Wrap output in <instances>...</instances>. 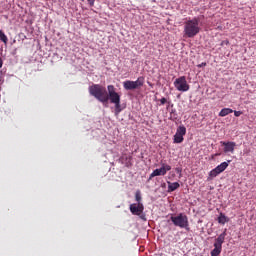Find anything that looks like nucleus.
Returning a JSON list of instances; mask_svg holds the SVG:
<instances>
[{
  "instance_id": "nucleus-20",
  "label": "nucleus",
  "mask_w": 256,
  "mask_h": 256,
  "mask_svg": "<svg viewBox=\"0 0 256 256\" xmlns=\"http://www.w3.org/2000/svg\"><path fill=\"white\" fill-rule=\"evenodd\" d=\"M87 2L90 5V7H94L96 0H87Z\"/></svg>"
},
{
  "instance_id": "nucleus-24",
  "label": "nucleus",
  "mask_w": 256,
  "mask_h": 256,
  "mask_svg": "<svg viewBox=\"0 0 256 256\" xmlns=\"http://www.w3.org/2000/svg\"><path fill=\"white\" fill-rule=\"evenodd\" d=\"M207 65L206 63H202L201 66Z\"/></svg>"
},
{
  "instance_id": "nucleus-23",
  "label": "nucleus",
  "mask_w": 256,
  "mask_h": 256,
  "mask_svg": "<svg viewBox=\"0 0 256 256\" xmlns=\"http://www.w3.org/2000/svg\"><path fill=\"white\" fill-rule=\"evenodd\" d=\"M224 43H226V45H228L229 44V40H226Z\"/></svg>"
},
{
  "instance_id": "nucleus-2",
  "label": "nucleus",
  "mask_w": 256,
  "mask_h": 256,
  "mask_svg": "<svg viewBox=\"0 0 256 256\" xmlns=\"http://www.w3.org/2000/svg\"><path fill=\"white\" fill-rule=\"evenodd\" d=\"M201 32V27L199 25V18L194 17L192 20H187L184 23V35L189 39H193Z\"/></svg>"
},
{
  "instance_id": "nucleus-7",
  "label": "nucleus",
  "mask_w": 256,
  "mask_h": 256,
  "mask_svg": "<svg viewBox=\"0 0 256 256\" xmlns=\"http://www.w3.org/2000/svg\"><path fill=\"white\" fill-rule=\"evenodd\" d=\"M186 132L187 130L185 126H178L177 131L174 135V143H183Z\"/></svg>"
},
{
  "instance_id": "nucleus-22",
  "label": "nucleus",
  "mask_w": 256,
  "mask_h": 256,
  "mask_svg": "<svg viewBox=\"0 0 256 256\" xmlns=\"http://www.w3.org/2000/svg\"><path fill=\"white\" fill-rule=\"evenodd\" d=\"M3 67V61H2V57H0V69H2Z\"/></svg>"
},
{
  "instance_id": "nucleus-8",
  "label": "nucleus",
  "mask_w": 256,
  "mask_h": 256,
  "mask_svg": "<svg viewBox=\"0 0 256 256\" xmlns=\"http://www.w3.org/2000/svg\"><path fill=\"white\" fill-rule=\"evenodd\" d=\"M221 146H223L224 153H235V148L237 146L236 142L233 141H220Z\"/></svg>"
},
{
  "instance_id": "nucleus-16",
  "label": "nucleus",
  "mask_w": 256,
  "mask_h": 256,
  "mask_svg": "<svg viewBox=\"0 0 256 256\" xmlns=\"http://www.w3.org/2000/svg\"><path fill=\"white\" fill-rule=\"evenodd\" d=\"M220 250H219V247H218V244L217 242L215 241L214 243V249L211 251V256H219L220 255Z\"/></svg>"
},
{
  "instance_id": "nucleus-12",
  "label": "nucleus",
  "mask_w": 256,
  "mask_h": 256,
  "mask_svg": "<svg viewBox=\"0 0 256 256\" xmlns=\"http://www.w3.org/2000/svg\"><path fill=\"white\" fill-rule=\"evenodd\" d=\"M233 109H230L229 107H224L223 109L220 110L219 116L220 117H226L228 114H232Z\"/></svg>"
},
{
  "instance_id": "nucleus-1",
  "label": "nucleus",
  "mask_w": 256,
  "mask_h": 256,
  "mask_svg": "<svg viewBox=\"0 0 256 256\" xmlns=\"http://www.w3.org/2000/svg\"><path fill=\"white\" fill-rule=\"evenodd\" d=\"M108 90V92H107ZM88 91L91 96L95 97L97 101L103 104L107 103L109 100L112 104H115V114L118 115L122 111L121 108V95L118 94L115 85H108L107 89L101 84L90 85Z\"/></svg>"
},
{
  "instance_id": "nucleus-15",
  "label": "nucleus",
  "mask_w": 256,
  "mask_h": 256,
  "mask_svg": "<svg viewBox=\"0 0 256 256\" xmlns=\"http://www.w3.org/2000/svg\"><path fill=\"white\" fill-rule=\"evenodd\" d=\"M227 221H229V218H227V216L224 215V213H220V216H218V223L225 225V223H227Z\"/></svg>"
},
{
  "instance_id": "nucleus-14",
  "label": "nucleus",
  "mask_w": 256,
  "mask_h": 256,
  "mask_svg": "<svg viewBox=\"0 0 256 256\" xmlns=\"http://www.w3.org/2000/svg\"><path fill=\"white\" fill-rule=\"evenodd\" d=\"M135 200L137 201L138 205H143V203H142V193H141L140 189H137V191L135 192Z\"/></svg>"
},
{
  "instance_id": "nucleus-19",
  "label": "nucleus",
  "mask_w": 256,
  "mask_h": 256,
  "mask_svg": "<svg viewBox=\"0 0 256 256\" xmlns=\"http://www.w3.org/2000/svg\"><path fill=\"white\" fill-rule=\"evenodd\" d=\"M243 114L242 110H234V116L240 117Z\"/></svg>"
},
{
  "instance_id": "nucleus-13",
  "label": "nucleus",
  "mask_w": 256,
  "mask_h": 256,
  "mask_svg": "<svg viewBox=\"0 0 256 256\" xmlns=\"http://www.w3.org/2000/svg\"><path fill=\"white\" fill-rule=\"evenodd\" d=\"M178 188H180V184L178 182L171 183L168 181V191H176Z\"/></svg>"
},
{
  "instance_id": "nucleus-9",
  "label": "nucleus",
  "mask_w": 256,
  "mask_h": 256,
  "mask_svg": "<svg viewBox=\"0 0 256 256\" xmlns=\"http://www.w3.org/2000/svg\"><path fill=\"white\" fill-rule=\"evenodd\" d=\"M144 210H145L144 204H137V203L130 204V211L133 215L140 216L142 215Z\"/></svg>"
},
{
  "instance_id": "nucleus-3",
  "label": "nucleus",
  "mask_w": 256,
  "mask_h": 256,
  "mask_svg": "<svg viewBox=\"0 0 256 256\" xmlns=\"http://www.w3.org/2000/svg\"><path fill=\"white\" fill-rule=\"evenodd\" d=\"M170 220L172 221L173 225L175 227L184 228L185 230L189 231V218L185 213H179L178 215H172L170 217Z\"/></svg>"
},
{
  "instance_id": "nucleus-11",
  "label": "nucleus",
  "mask_w": 256,
  "mask_h": 256,
  "mask_svg": "<svg viewBox=\"0 0 256 256\" xmlns=\"http://www.w3.org/2000/svg\"><path fill=\"white\" fill-rule=\"evenodd\" d=\"M171 166L170 164H165L163 163L161 168H159V176H165L167 175V171H171Z\"/></svg>"
},
{
  "instance_id": "nucleus-17",
  "label": "nucleus",
  "mask_w": 256,
  "mask_h": 256,
  "mask_svg": "<svg viewBox=\"0 0 256 256\" xmlns=\"http://www.w3.org/2000/svg\"><path fill=\"white\" fill-rule=\"evenodd\" d=\"M0 40H2L3 43H8V37L5 35L3 30H0Z\"/></svg>"
},
{
  "instance_id": "nucleus-6",
  "label": "nucleus",
  "mask_w": 256,
  "mask_h": 256,
  "mask_svg": "<svg viewBox=\"0 0 256 256\" xmlns=\"http://www.w3.org/2000/svg\"><path fill=\"white\" fill-rule=\"evenodd\" d=\"M229 163H231V161H224L223 163L219 164L216 168L210 171L209 177L216 178L218 175L223 173V171H225L228 168Z\"/></svg>"
},
{
  "instance_id": "nucleus-10",
  "label": "nucleus",
  "mask_w": 256,
  "mask_h": 256,
  "mask_svg": "<svg viewBox=\"0 0 256 256\" xmlns=\"http://www.w3.org/2000/svg\"><path fill=\"white\" fill-rule=\"evenodd\" d=\"M227 237V230H224L216 239L215 242L217 243V247L219 250V253L222 252L223 243L225 242Z\"/></svg>"
},
{
  "instance_id": "nucleus-21",
  "label": "nucleus",
  "mask_w": 256,
  "mask_h": 256,
  "mask_svg": "<svg viewBox=\"0 0 256 256\" xmlns=\"http://www.w3.org/2000/svg\"><path fill=\"white\" fill-rule=\"evenodd\" d=\"M161 105L164 106V104H166L167 99L165 97H162V99H160Z\"/></svg>"
},
{
  "instance_id": "nucleus-5",
  "label": "nucleus",
  "mask_w": 256,
  "mask_h": 256,
  "mask_svg": "<svg viewBox=\"0 0 256 256\" xmlns=\"http://www.w3.org/2000/svg\"><path fill=\"white\" fill-rule=\"evenodd\" d=\"M174 86L177 89V91L180 92H187L190 89V85L187 83L185 75L178 77V79L174 81Z\"/></svg>"
},
{
  "instance_id": "nucleus-4",
  "label": "nucleus",
  "mask_w": 256,
  "mask_h": 256,
  "mask_svg": "<svg viewBox=\"0 0 256 256\" xmlns=\"http://www.w3.org/2000/svg\"><path fill=\"white\" fill-rule=\"evenodd\" d=\"M144 84L143 77H138L137 80H125L123 82V88L125 91H134L135 89H139Z\"/></svg>"
},
{
  "instance_id": "nucleus-18",
  "label": "nucleus",
  "mask_w": 256,
  "mask_h": 256,
  "mask_svg": "<svg viewBox=\"0 0 256 256\" xmlns=\"http://www.w3.org/2000/svg\"><path fill=\"white\" fill-rule=\"evenodd\" d=\"M155 176H160V168L154 169L153 173L150 174L149 179H153Z\"/></svg>"
}]
</instances>
